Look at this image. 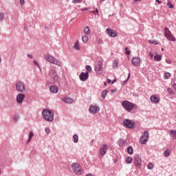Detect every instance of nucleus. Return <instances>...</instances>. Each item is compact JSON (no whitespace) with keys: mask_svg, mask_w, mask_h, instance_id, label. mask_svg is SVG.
Wrapping results in <instances>:
<instances>
[{"mask_svg":"<svg viewBox=\"0 0 176 176\" xmlns=\"http://www.w3.org/2000/svg\"><path fill=\"white\" fill-rule=\"evenodd\" d=\"M173 88L175 89V90L176 91V84L175 83L173 84Z\"/></svg>","mask_w":176,"mask_h":176,"instance_id":"50","label":"nucleus"},{"mask_svg":"<svg viewBox=\"0 0 176 176\" xmlns=\"http://www.w3.org/2000/svg\"><path fill=\"white\" fill-rule=\"evenodd\" d=\"M32 137H34V133L30 131L29 133V138L27 141V144H30V142H31V140H32Z\"/></svg>","mask_w":176,"mask_h":176,"instance_id":"26","label":"nucleus"},{"mask_svg":"<svg viewBox=\"0 0 176 176\" xmlns=\"http://www.w3.org/2000/svg\"><path fill=\"white\" fill-rule=\"evenodd\" d=\"M169 135L172 140H176V130L172 129L169 131Z\"/></svg>","mask_w":176,"mask_h":176,"instance_id":"20","label":"nucleus"},{"mask_svg":"<svg viewBox=\"0 0 176 176\" xmlns=\"http://www.w3.org/2000/svg\"><path fill=\"white\" fill-rule=\"evenodd\" d=\"M107 94H108V91L104 90L102 92V98H105L107 97Z\"/></svg>","mask_w":176,"mask_h":176,"instance_id":"34","label":"nucleus"},{"mask_svg":"<svg viewBox=\"0 0 176 176\" xmlns=\"http://www.w3.org/2000/svg\"><path fill=\"white\" fill-rule=\"evenodd\" d=\"M166 63H167V64H173V60L166 59Z\"/></svg>","mask_w":176,"mask_h":176,"instance_id":"44","label":"nucleus"},{"mask_svg":"<svg viewBox=\"0 0 176 176\" xmlns=\"http://www.w3.org/2000/svg\"><path fill=\"white\" fill-rule=\"evenodd\" d=\"M3 20H5V14L0 12V21H3Z\"/></svg>","mask_w":176,"mask_h":176,"instance_id":"33","label":"nucleus"},{"mask_svg":"<svg viewBox=\"0 0 176 176\" xmlns=\"http://www.w3.org/2000/svg\"><path fill=\"white\" fill-rule=\"evenodd\" d=\"M128 78H130V74H129V76H128Z\"/></svg>","mask_w":176,"mask_h":176,"instance_id":"60","label":"nucleus"},{"mask_svg":"<svg viewBox=\"0 0 176 176\" xmlns=\"http://www.w3.org/2000/svg\"><path fill=\"white\" fill-rule=\"evenodd\" d=\"M46 134H50V129L45 128V129Z\"/></svg>","mask_w":176,"mask_h":176,"instance_id":"41","label":"nucleus"},{"mask_svg":"<svg viewBox=\"0 0 176 176\" xmlns=\"http://www.w3.org/2000/svg\"><path fill=\"white\" fill-rule=\"evenodd\" d=\"M28 57H29L30 58H34L32 54H28Z\"/></svg>","mask_w":176,"mask_h":176,"instance_id":"46","label":"nucleus"},{"mask_svg":"<svg viewBox=\"0 0 176 176\" xmlns=\"http://www.w3.org/2000/svg\"><path fill=\"white\" fill-rule=\"evenodd\" d=\"M113 91H114L113 90H111V93H113Z\"/></svg>","mask_w":176,"mask_h":176,"instance_id":"62","label":"nucleus"},{"mask_svg":"<svg viewBox=\"0 0 176 176\" xmlns=\"http://www.w3.org/2000/svg\"><path fill=\"white\" fill-rule=\"evenodd\" d=\"M49 75L50 78H51L54 82H57V80H58V76L57 75V72H56V70H50Z\"/></svg>","mask_w":176,"mask_h":176,"instance_id":"12","label":"nucleus"},{"mask_svg":"<svg viewBox=\"0 0 176 176\" xmlns=\"http://www.w3.org/2000/svg\"><path fill=\"white\" fill-rule=\"evenodd\" d=\"M127 152H128V153H129V155H133L134 151H133V148L131 146H129L128 148H127Z\"/></svg>","mask_w":176,"mask_h":176,"instance_id":"30","label":"nucleus"},{"mask_svg":"<svg viewBox=\"0 0 176 176\" xmlns=\"http://www.w3.org/2000/svg\"><path fill=\"white\" fill-rule=\"evenodd\" d=\"M95 13H97V14H98V10H96V11H95Z\"/></svg>","mask_w":176,"mask_h":176,"instance_id":"54","label":"nucleus"},{"mask_svg":"<svg viewBox=\"0 0 176 176\" xmlns=\"http://www.w3.org/2000/svg\"><path fill=\"white\" fill-rule=\"evenodd\" d=\"M82 2V0H73L72 3H80Z\"/></svg>","mask_w":176,"mask_h":176,"instance_id":"38","label":"nucleus"},{"mask_svg":"<svg viewBox=\"0 0 176 176\" xmlns=\"http://www.w3.org/2000/svg\"><path fill=\"white\" fill-rule=\"evenodd\" d=\"M89 112L90 113H97L98 112H100V107H97V106H90L89 107Z\"/></svg>","mask_w":176,"mask_h":176,"instance_id":"16","label":"nucleus"},{"mask_svg":"<svg viewBox=\"0 0 176 176\" xmlns=\"http://www.w3.org/2000/svg\"><path fill=\"white\" fill-rule=\"evenodd\" d=\"M72 168L76 175H82L83 170L78 163L74 162L72 164Z\"/></svg>","mask_w":176,"mask_h":176,"instance_id":"4","label":"nucleus"},{"mask_svg":"<svg viewBox=\"0 0 176 176\" xmlns=\"http://www.w3.org/2000/svg\"><path fill=\"white\" fill-rule=\"evenodd\" d=\"M33 63L34 65H36V67H38V68H41V67L39 66V63H38V61L34 60Z\"/></svg>","mask_w":176,"mask_h":176,"instance_id":"37","label":"nucleus"},{"mask_svg":"<svg viewBox=\"0 0 176 176\" xmlns=\"http://www.w3.org/2000/svg\"><path fill=\"white\" fill-rule=\"evenodd\" d=\"M123 124L126 129H134V122L129 119H125L123 121Z\"/></svg>","mask_w":176,"mask_h":176,"instance_id":"8","label":"nucleus"},{"mask_svg":"<svg viewBox=\"0 0 176 176\" xmlns=\"http://www.w3.org/2000/svg\"><path fill=\"white\" fill-rule=\"evenodd\" d=\"M104 1H105V0H100V2H104Z\"/></svg>","mask_w":176,"mask_h":176,"instance_id":"57","label":"nucleus"},{"mask_svg":"<svg viewBox=\"0 0 176 176\" xmlns=\"http://www.w3.org/2000/svg\"><path fill=\"white\" fill-rule=\"evenodd\" d=\"M167 91L168 93H169V94H173V90L171 89V88H168Z\"/></svg>","mask_w":176,"mask_h":176,"instance_id":"42","label":"nucleus"},{"mask_svg":"<svg viewBox=\"0 0 176 176\" xmlns=\"http://www.w3.org/2000/svg\"><path fill=\"white\" fill-rule=\"evenodd\" d=\"M104 64L101 60H98L95 63V71L96 73H98L99 75H101L102 74V66Z\"/></svg>","mask_w":176,"mask_h":176,"instance_id":"7","label":"nucleus"},{"mask_svg":"<svg viewBox=\"0 0 176 176\" xmlns=\"http://www.w3.org/2000/svg\"><path fill=\"white\" fill-rule=\"evenodd\" d=\"M148 56L150 57V58H153V54L152 52H149L148 54Z\"/></svg>","mask_w":176,"mask_h":176,"instance_id":"45","label":"nucleus"},{"mask_svg":"<svg viewBox=\"0 0 176 176\" xmlns=\"http://www.w3.org/2000/svg\"><path fill=\"white\" fill-rule=\"evenodd\" d=\"M126 164H131L133 163V158L131 157H128L126 158Z\"/></svg>","mask_w":176,"mask_h":176,"instance_id":"27","label":"nucleus"},{"mask_svg":"<svg viewBox=\"0 0 176 176\" xmlns=\"http://www.w3.org/2000/svg\"><path fill=\"white\" fill-rule=\"evenodd\" d=\"M135 2H137L138 1H142V0H135Z\"/></svg>","mask_w":176,"mask_h":176,"instance_id":"59","label":"nucleus"},{"mask_svg":"<svg viewBox=\"0 0 176 176\" xmlns=\"http://www.w3.org/2000/svg\"><path fill=\"white\" fill-rule=\"evenodd\" d=\"M25 95L24 94H19L16 97V101L19 105H21L24 102Z\"/></svg>","mask_w":176,"mask_h":176,"instance_id":"10","label":"nucleus"},{"mask_svg":"<svg viewBox=\"0 0 176 176\" xmlns=\"http://www.w3.org/2000/svg\"><path fill=\"white\" fill-rule=\"evenodd\" d=\"M148 140H149V133H148V131H144L143 135L140 138L141 144H146Z\"/></svg>","mask_w":176,"mask_h":176,"instance_id":"9","label":"nucleus"},{"mask_svg":"<svg viewBox=\"0 0 176 176\" xmlns=\"http://www.w3.org/2000/svg\"><path fill=\"white\" fill-rule=\"evenodd\" d=\"M170 76H171V74L168 72H166L164 74V79H169Z\"/></svg>","mask_w":176,"mask_h":176,"instance_id":"31","label":"nucleus"},{"mask_svg":"<svg viewBox=\"0 0 176 176\" xmlns=\"http://www.w3.org/2000/svg\"><path fill=\"white\" fill-rule=\"evenodd\" d=\"M87 71H89V72H90V71H91V67L90 65H87L85 67Z\"/></svg>","mask_w":176,"mask_h":176,"instance_id":"39","label":"nucleus"},{"mask_svg":"<svg viewBox=\"0 0 176 176\" xmlns=\"http://www.w3.org/2000/svg\"><path fill=\"white\" fill-rule=\"evenodd\" d=\"M122 105L127 112H131L135 108V104L131 103V102H129V100H124L122 102Z\"/></svg>","mask_w":176,"mask_h":176,"instance_id":"3","label":"nucleus"},{"mask_svg":"<svg viewBox=\"0 0 176 176\" xmlns=\"http://www.w3.org/2000/svg\"><path fill=\"white\" fill-rule=\"evenodd\" d=\"M45 59L50 64H54V65H58V67H61V61L58 60V59L54 58L50 54H46L45 56Z\"/></svg>","mask_w":176,"mask_h":176,"instance_id":"2","label":"nucleus"},{"mask_svg":"<svg viewBox=\"0 0 176 176\" xmlns=\"http://www.w3.org/2000/svg\"><path fill=\"white\" fill-rule=\"evenodd\" d=\"M74 138V142L76 143L78 142V140H79V137L78 136V135H74L73 136Z\"/></svg>","mask_w":176,"mask_h":176,"instance_id":"35","label":"nucleus"},{"mask_svg":"<svg viewBox=\"0 0 176 176\" xmlns=\"http://www.w3.org/2000/svg\"><path fill=\"white\" fill-rule=\"evenodd\" d=\"M86 176H94V175L89 173V174L87 175Z\"/></svg>","mask_w":176,"mask_h":176,"instance_id":"52","label":"nucleus"},{"mask_svg":"<svg viewBox=\"0 0 176 176\" xmlns=\"http://www.w3.org/2000/svg\"><path fill=\"white\" fill-rule=\"evenodd\" d=\"M118 60H114V61L113 62V68L114 69H118Z\"/></svg>","mask_w":176,"mask_h":176,"instance_id":"29","label":"nucleus"},{"mask_svg":"<svg viewBox=\"0 0 176 176\" xmlns=\"http://www.w3.org/2000/svg\"><path fill=\"white\" fill-rule=\"evenodd\" d=\"M21 5H24V0H20Z\"/></svg>","mask_w":176,"mask_h":176,"instance_id":"47","label":"nucleus"},{"mask_svg":"<svg viewBox=\"0 0 176 176\" xmlns=\"http://www.w3.org/2000/svg\"><path fill=\"white\" fill-rule=\"evenodd\" d=\"M107 151H108V146L107 144L103 145L100 148V153L101 156H105Z\"/></svg>","mask_w":176,"mask_h":176,"instance_id":"17","label":"nucleus"},{"mask_svg":"<svg viewBox=\"0 0 176 176\" xmlns=\"http://www.w3.org/2000/svg\"><path fill=\"white\" fill-rule=\"evenodd\" d=\"M106 32L108 34L109 36H111L112 38L118 36V32L114 30L107 28Z\"/></svg>","mask_w":176,"mask_h":176,"instance_id":"14","label":"nucleus"},{"mask_svg":"<svg viewBox=\"0 0 176 176\" xmlns=\"http://www.w3.org/2000/svg\"><path fill=\"white\" fill-rule=\"evenodd\" d=\"M42 115L47 122H53L54 120V113L49 109H44L42 112Z\"/></svg>","mask_w":176,"mask_h":176,"instance_id":"1","label":"nucleus"},{"mask_svg":"<svg viewBox=\"0 0 176 176\" xmlns=\"http://www.w3.org/2000/svg\"><path fill=\"white\" fill-rule=\"evenodd\" d=\"M150 100L151 102H153V104H159L160 98L157 97L156 95H153L151 96Z\"/></svg>","mask_w":176,"mask_h":176,"instance_id":"18","label":"nucleus"},{"mask_svg":"<svg viewBox=\"0 0 176 176\" xmlns=\"http://www.w3.org/2000/svg\"><path fill=\"white\" fill-rule=\"evenodd\" d=\"M164 35L166 38L168 39V41H172L173 42H175L176 41L175 37L173 36V34H171V32L170 31V30H168V28H164Z\"/></svg>","mask_w":176,"mask_h":176,"instance_id":"6","label":"nucleus"},{"mask_svg":"<svg viewBox=\"0 0 176 176\" xmlns=\"http://www.w3.org/2000/svg\"><path fill=\"white\" fill-rule=\"evenodd\" d=\"M16 88L19 93H24L25 91V84L23 81H17L16 83Z\"/></svg>","mask_w":176,"mask_h":176,"instance_id":"5","label":"nucleus"},{"mask_svg":"<svg viewBox=\"0 0 176 176\" xmlns=\"http://www.w3.org/2000/svg\"><path fill=\"white\" fill-rule=\"evenodd\" d=\"M88 9L87 8H82L81 9V10H82V12H85V11H86V10H87Z\"/></svg>","mask_w":176,"mask_h":176,"instance_id":"49","label":"nucleus"},{"mask_svg":"<svg viewBox=\"0 0 176 176\" xmlns=\"http://www.w3.org/2000/svg\"><path fill=\"white\" fill-rule=\"evenodd\" d=\"M125 53L127 56H129L130 54V51H129V49L128 48H126L125 49Z\"/></svg>","mask_w":176,"mask_h":176,"instance_id":"43","label":"nucleus"},{"mask_svg":"<svg viewBox=\"0 0 176 176\" xmlns=\"http://www.w3.org/2000/svg\"><path fill=\"white\" fill-rule=\"evenodd\" d=\"M156 2H157V3H159V5H160L162 3V1H160V0H155Z\"/></svg>","mask_w":176,"mask_h":176,"instance_id":"48","label":"nucleus"},{"mask_svg":"<svg viewBox=\"0 0 176 176\" xmlns=\"http://www.w3.org/2000/svg\"><path fill=\"white\" fill-rule=\"evenodd\" d=\"M84 34L85 35H90V28L88 26L84 28Z\"/></svg>","mask_w":176,"mask_h":176,"instance_id":"24","label":"nucleus"},{"mask_svg":"<svg viewBox=\"0 0 176 176\" xmlns=\"http://www.w3.org/2000/svg\"><path fill=\"white\" fill-rule=\"evenodd\" d=\"M91 13H96V11H91Z\"/></svg>","mask_w":176,"mask_h":176,"instance_id":"56","label":"nucleus"},{"mask_svg":"<svg viewBox=\"0 0 176 176\" xmlns=\"http://www.w3.org/2000/svg\"><path fill=\"white\" fill-rule=\"evenodd\" d=\"M134 164L138 167V168H140V167H141V164H142V160L138 155L135 156Z\"/></svg>","mask_w":176,"mask_h":176,"instance_id":"13","label":"nucleus"},{"mask_svg":"<svg viewBox=\"0 0 176 176\" xmlns=\"http://www.w3.org/2000/svg\"><path fill=\"white\" fill-rule=\"evenodd\" d=\"M50 90L52 93H54V94L58 93V88L54 85H52L50 87Z\"/></svg>","mask_w":176,"mask_h":176,"instance_id":"21","label":"nucleus"},{"mask_svg":"<svg viewBox=\"0 0 176 176\" xmlns=\"http://www.w3.org/2000/svg\"><path fill=\"white\" fill-rule=\"evenodd\" d=\"M62 100L63 101V102H65L66 104H72L74 102V100L68 97L63 98Z\"/></svg>","mask_w":176,"mask_h":176,"instance_id":"19","label":"nucleus"},{"mask_svg":"<svg viewBox=\"0 0 176 176\" xmlns=\"http://www.w3.org/2000/svg\"><path fill=\"white\" fill-rule=\"evenodd\" d=\"M82 41L84 42V43H87L89 41V37L87 36H82Z\"/></svg>","mask_w":176,"mask_h":176,"instance_id":"28","label":"nucleus"},{"mask_svg":"<svg viewBox=\"0 0 176 176\" xmlns=\"http://www.w3.org/2000/svg\"><path fill=\"white\" fill-rule=\"evenodd\" d=\"M112 82V80L107 79V83H111Z\"/></svg>","mask_w":176,"mask_h":176,"instance_id":"51","label":"nucleus"},{"mask_svg":"<svg viewBox=\"0 0 176 176\" xmlns=\"http://www.w3.org/2000/svg\"><path fill=\"white\" fill-rule=\"evenodd\" d=\"M163 50H164V49L162 48V51L163 52Z\"/></svg>","mask_w":176,"mask_h":176,"instance_id":"61","label":"nucleus"},{"mask_svg":"<svg viewBox=\"0 0 176 176\" xmlns=\"http://www.w3.org/2000/svg\"><path fill=\"white\" fill-rule=\"evenodd\" d=\"M167 6H168V8L170 9H173V8H174V6H173V4L171 3L170 1H168V3H166Z\"/></svg>","mask_w":176,"mask_h":176,"instance_id":"36","label":"nucleus"},{"mask_svg":"<svg viewBox=\"0 0 176 176\" xmlns=\"http://www.w3.org/2000/svg\"><path fill=\"white\" fill-rule=\"evenodd\" d=\"M0 63H2V58L1 57V55H0Z\"/></svg>","mask_w":176,"mask_h":176,"instance_id":"55","label":"nucleus"},{"mask_svg":"<svg viewBox=\"0 0 176 176\" xmlns=\"http://www.w3.org/2000/svg\"><path fill=\"white\" fill-rule=\"evenodd\" d=\"M149 42H150V43H153L154 45H157V41H156L155 40H150Z\"/></svg>","mask_w":176,"mask_h":176,"instance_id":"40","label":"nucleus"},{"mask_svg":"<svg viewBox=\"0 0 176 176\" xmlns=\"http://www.w3.org/2000/svg\"><path fill=\"white\" fill-rule=\"evenodd\" d=\"M79 78L80 80H82V82H85V80H87V79H89V72H86V73L82 72L81 75L79 76Z\"/></svg>","mask_w":176,"mask_h":176,"instance_id":"15","label":"nucleus"},{"mask_svg":"<svg viewBox=\"0 0 176 176\" xmlns=\"http://www.w3.org/2000/svg\"><path fill=\"white\" fill-rule=\"evenodd\" d=\"M115 82H116V79H115V80H113L112 81V84L113 85V83H115Z\"/></svg>","mask_w":176,"mask_h":176,"instance_id":"53","label":"nucleus"},{"mask_svg":"<svg viewBox=\"0 0 176 176\" xmlns=\"http://www.w3.org/2000/svg\"><path fill=\"white\" fill-rule=\"evenodd\" d=\"M104 86H107V82H104Z\"/></svg>","mask_w":176,"mask_h":176,"instance_id":"58","label":"nucleus"},{"mask_svg":"<svg viewBox=\"0 0 176 176\" xmlns=\"http://www.w3.org/2000/svg\"><path fill=\"white\" fill-rule=\"evenodd\" d=\"M131 63L135 67H140L141 65V58L135 56L132 58Z\"/></svg>","mask_w":176,"mask_h":176,"instance_id":"11","label":"nucleus"},{"mask_svg":"<svg viewBox=\"0 0 176 176\" xmlns=\"http://www.w3.org/2000/svg\"><path fill=\"white\" fill-rule=\"evenodd\" d=\"M170 155H171V150L170 149H166L164 152V156L165 157H168V156H170Z\"/></svg>","mask_w":176,"mask_h":176,"instance_id":"23","label":"nucleus"},{"mask_svg":"<svg viewBox=\"0 0 176 176\" xmlns=\"http://www.w3.org/2000/svg\"><path fill=\"white\" fill-rule=\"evenodd\" d=\"M74 49H75V50H80V45H79V41H77L74 44Z\"/></svg>","mask_w":176,"mask_h":176,"instance_id":"22","label":"nucleus"},{"mask_svg":"<svg viewBox=\"0 0 176 176\" xmlns=\"http://www.w3.org/2000/svg\"><path fill=\"white\" fill-rule=\"evenodd\" d=\"M162 55L157 54L154 56V60H155V61H161L162 60Z\"/></svg>","mask_w":176,"mask_h":176,"instance_id":"25","label":"nucleus"},{"mask_svg":"<svg viewBox=\"0 0 176 176\" xmlns=\"http://www.w3.org/2000/svg\"><path fill=\"white\" fill-rule=\"evenodd\" d=\"M153 167H154V165L152 162L148 163V164L147 165V168L148 170H153Z\"/></svg>","mask_w":176,"mask_h":176,"instance_id":"32","label":"nucleus"}]
</instances>
